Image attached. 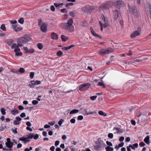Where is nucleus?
<instances>
[{
    "label": "nucleus",
    "mask_w": 151,
    "mask_h": 151,
    "mask_svg": "<svg viewBox=\"0 0 151 151\" xmlns=\"http://www.w3.org/2000/svg\"><path fill=\"white\" fill-rule=\"evenodd\" d=\"M20 51V49L18 47H17L14 50V52H19Z\"/></svg>",
    "instance_id": "54"
},
{
    "label": "nucleus",
    "mask_w": 151,
    "mask_h": 151,
    "mask_svg": "<svg viewBox=\"0 0 151 151\" xmlns=\"http://www.w3.org/2000/svg\"><path fill=\"white\" fill-rule=\"evenodd\" d=\"M61 12L63 13H67V12L66 9L65 8L61 9Z\"/></svg>",
    "instance_id": "50"
},
{
    "label": "nucleus",
    "mask_w": 151,
    "mask_h": 151,
    "mask_svg": "<svg viewBox=\"0 0 151 151\" xmlns=\"http://www.w3.org/2000/svg\"><path fill=\"white\" fill-rule=\"evenodd\" d=\"M113 130L115 131L114 132L115 134L121 133L123 132V130L120 128L114 127L113 128Z\"/></svg>",
    "instance_id": "14"
},
{
    "label": "nucleus",
    "mask_w": 151,
    "mask_h": 151,
    "mask_svg": "<svg viewBox=\"0 0 151 151\" xmlns=\"http://www.w3.org/2000/svg\"><path fill=\"white\" fill-rule=\"evenodd\" d=\"M108 137L111 138L112 139L113 137V134L111 133H109L108 135Z\"/></svg>",
    "instance_id": "46"
},
{
    "label": "nucleus",
    "mask_w": 151,
    "mask_h": 151,
    "mask_svg": "<svg viewBox=\"0 0 151 151\" xmlns=\"http://www.w3.org/2000/svg\"><path fill=\"white\" fill-rule=\"evenodd\" d=\"M37 46L38 48L40 50H42L43 48V45L41 43L38 44Z\"/></svg>",
    "instance_id": "25"
},
{
    "label": "nucleus",
    "mask_w": 151,
    "mask_h": 151,
    "mask_svg": "<svg viewBox=\"0 0 151 151\" xmlns=\"http://www.w3.org/2000/svg\"><path fill=\"white\" fill-rule=\"evenodd\" d=\"M18 109L20 110H23L24 109V107L21 105H19L18 106Z\"/></svg>",
    "instance_id": "62"
},
{
    "label": "nucleus",
    "mask_w": 151,
    "mask_h": 151,
    "mask_svg": "<svg viewBox=\"0 0 151 151\" xmlns=\"http://www.w3.org/2000/svg\"><path fill=\"white\" fill-rule=\"evenodd\" d=\"M0 28L4 31H6V27L4 24H1L0 27Z\"/></svg>",
    "instance_id": "28"
},
{
    "label": "nucleus",
    "mask_w": 151,
    "mask_h": 151,
    "mask_svg": "<svg viewBox=\"0 0 151 151\" xmlns=\"http://www.w3.org/2000/svg\"><path fill=\"white\" fill-rule=\"evenodd\" d=\"M139 145L140 146V147H142L144 146L145 145V144L143 142H141L139 144Z\"/></svg>",
    "instance_id": "59"
},
{
    "label": "nucleus",
    "mask_w": 151,
    "mask_h": 151,
    "mask_svg": "<svg viewBox=\"0 0 151 151\" xmlns=\"http://www.w3.org/2000/svg\"><path fill=\"white\" fill-rule=\"evenodd\" d=\"M17 47V45L15 43L13 44L11 46V48L12 49H14Z\"/></svg>",
    "instance_id": "37"
},
{
    "label": "nucleus",
    "mask_w": 151,
    "mask_h": 151,
    "mask_svg": "<svg viewBox=\"0 0 151 151\" xmlns=\"http://www.w3.org/2000/svg\"><path fill=\"white\" fill-rule=\"evenodd\" d=\"M18 22L19 23L23 24L24 23V20L23 18H21L18 20Z\"/></svg>",
    "instance_id": "29"
},
{
    "label": "nucleus",
    "mask_w": 151,
    "mask_h": 151,
    "mask_svg": "<svg viewBox=\"0 0 151 151\" xmlns=\"http://www.w3.org/2000/svg\"><path fill=\"white\" fill-rule=\"evenodd\" d=\"M146 7L147 13L149 16H150V18L151 19V5L149 2H146Z\"/></svg>",
    "instance_id": "10"
},
{
    "label": "nucleus",
    "mask_w": 151,
    "mask_h": 151,
    "mask_svg": "<svg viewBox=\"0 0 151 151\" xmlns=\"http://www.w3.org/2000/svg\"><path fill=\"white\" fill-rule=\"evenodd\" d=\"M63 4H59V3H55L54 4V6L56 7H58L60 5L62 6L63 5Z\"/></svg>",
    "instance_id": "51"
},
{
    "label": "nucleus",
    "mask_w": 151,
    "mask_h": 151,
    "mask_svg": "<svg viewBox=\"0 0 151 151\" xmlns=\"http://www.w3.org/2000/svg\"><path fill=\"white\" fill-rule=\"evenodd\" d=\"M150 136H147L144 139V141L147 144L149 145L150 143Z\"/></svg>",
    "instance_id": "17"
},
{
    "label": "nucleus",
    "mask_w": 151,
    "mask_h": 151,
    "mask_svg": "<svg viewBox=\"0 0 151 151\" xmlns=\"http://www.w3.org/2000/svg\"><path fill=\"white\" fill-rule=\"evenodd\" d=\"M11 113L13 115H15L17 114L19 112L17 110L14 109L12 111Z\"/></svg>",
    "instance_id": "27"
},
{
    "label": "nucleus",
    "mask_w": 151,
    "mask_h": 151,
    "mask_svg": "<svg viewBox=\"0 0 151 151\" xmlns=\"http://www.w3.org/2000/svg\"><path fill=\"white\" fill-rule=\"evenodd\" d=\"M22 54L21 52H16L15 53V55L16 56H21Z\"/></svg>",
    "instance_id": "48"
},
{
    "label": "nucleus",
    "mask_w": 151,
    "mask_h": 151,
    "mask_svg": "<svg viewBox=\"0 0 151 151\" xmlns=\"http://www.w3.org/2000/svg\"><path fill=\"white\" fill-rule=\"evenodd\" d=\"M20 116L21 117L23 118L26 116V114L24 113L23 112L20 114Z\"/></svg>",
    "instance_id": "53"
},
{
    "label": "nucleus",
    "mask_w": 151,
    "mask_h": 151,
    "mask_svg": "<svg viewBox=\"0 0 151 151\" xmlns=\"http://www.w3.org/2000/svg\"><path fill=\"white\" fill-rule=\"evenodd\" d=\"M146 58L144 57H141V59H138L136 60H134V62H129V63L130 64H132L133 63H135V62H141L145 60Z\"/></svg>",
    "instance_id": "13"
},
{
    "label": "nucleus",
    "mask_w": 151,
    "mask_h": 151,
    "mask_svg": "<svg viewBox=\"0 0 151 151\" xmlns=\"http://www.w3.org/2000/svg\"><path fill=\"white\" fill-rule=\"evenodd\" d=\"M34 51V50L33 49H29L28 53H33Z\"/></svg>",
    "instance_id": "56"
},
{
    "label": "nucleus",
    "mask_w": 151,
    "mask_h": 151,
    "mask_svg": "<svg viewBox=\"0 0 151 151\" xmlns=\"http://www.w3.org/2000/svg\"><path fill=\"white\" fill-rule=\"evenodd\" d=\"M101 17L102 20L104 22V23L102 24L100 21L99 22V23L101 27V31H102L103 30V27L105 28L106 27L109 25V24L108 21L106 19V17L103 14L101 15Z\"/></svg>",
    "instance_id": "5"
},
{
    "label": "nucleus",
    "mask_w": 151,
    "mask_h": 151,
    "mask_svg": "<svg viewBox=\"0 0 151 151\" xmlns=\"http://www.w3.org/2000/svg\"><path fill=\"white\" fill-rule=\"evenodd\" d=\"M64 120L62 119H60L58 122V124L60 126H61Z\"/></svg>",
    "instance_id": "36"
},
{
    "label": "nucleus",
    "mask_w": 151,
    "mask_h": 151,
    "mask_svg": "<svg viewBox=\"0 0 151 151\" xmlns=\"http://www.w3.org/2000/svg\"><path fill=\"white\" fill-rule=\"evenodd\" d=\"M31 39L30 37L28 35H25L24 37H20L18 41L19 43H25L29 41Z\"/></svg>",
    "instance_id": "9"
},
{
    "label": "nucleus",
    "mask_w": 151,
    "mask_h": 151,
    "mask_svg": "<svg viewBox=\"0 0 151 151\" xmlns=\"http://www.w3.org/2000/svg\"><path fill=\"white\" fill-rule=\"evenodd\" d=\"M129 147L133 150H134L135 148H137L138 147V144L137 143H136L133 144L132 145H129Z\"/></svg>",
    "instance_id": "18"
},
{
    "label": "nucleus",
    "mask_w": 151,
    "mask_h": 151,
    "mask_svg": "<svg viewBox=\"0 0 151 151\" xmlns=\"http://www.w3.org/2000/svg\"><path fill=\"white\" fill-rule=\"evenodd\" d=\"M33 104L36 105L38 103V101L36 100H34L32 101Z\"/></svg>",
    "instance_id": "41"
},
{
    "label": "nucleus",
    "mask_w": 151,
    "mask_h": 151,
    "mask_svg": "<svg viewBox=\"0 0 151 151\" xmlns=\"http://www.w3.org/2000/svg\"><path fill=\"white\" fill-rule=\"evenodd\" d=\"M55 122L54 121L50 122L48 123V124L51 125H53L55 124Z\"/></svg>",
    "instance_id": "64"
},
{
    "label": "nucleus",
    "mask_w": 151,
    "mask_h": 151,
    "mask_svg": "<svg viewBox=\"0 0 151 151\" xmlns=\"http://www.w3.org/2000/svg\"><path fill=\"white\" fill-rule=\"evenodd\" d=\"M83 116L82 115H80L78 116L77 117V120H81L83 119Z\"/></svg>",
    "instance_id": "43"
},
{
    "label": "nucleus",
    "mask_w": 151,
    "mask_h": 151,
    "mask_svg": "<svg viewBox=\"0 0 151 151\" xmlns=\"http://www.w3.org/2000/svg\"><path fill=\"white\" fill-rule=\"evenodd\" d=\"M51 38L53 40H58V35L55 32H52L51 34Z\"/></svg>",
    "instance_id": "16"
},
{
    "label": "nucleus",
    "mask_w": 151,
    "mask_h": 151,
    "mask_svg": "<svg viewBox=\"0 0 151 151\" xmlns=\"http://www.w3.org/2000/svg\"><path fill=\"white\" fill-rule=\"evenodd\" d=\"M90 86V83H87L80 85L78 86V88L79 90L83 91L86 90Z\"/></svg>",
    "instance_id": "6"
},
{
    "label": "nucleus",
    "mask_w": 151,
    "mask_h": 151,
    "mask_svg": "<svg viewBox=\"0 0 151 151\" xmlns=\"http://www.w3.org/2000/svg\"><path fill=\"white\" fill-rule=\"evenodd\" d=\"M30 82L32 85H35L40 84L41 83L40 81H36L35 82L34 81H31Z\"/></svg>",
    "instance_id": "19"
},
{
    "label": "nucleus",
    "mask_w": 151,
    "mask_h": 151,
    "mask_svg": "<svg viewBox=\"0 0 151 151\" xmlns=\"http://www.w3.org/2000/svg\"><path fill=\"white\" fill-rule=\"evenodd\" d=\"M134 1H129L128 4L129 7V10L130 13L132 14L134 11V10L136 9L134 6Z\"/></svg>",
    "instance_id": "7"
},
{
    "label": "nucleus",
    "mask_w": 151,
    "mask_h": 151,
    "mask_svg": "<svg viewBox=\"0 0 151 151\" xmlns=\"http://www.w3.org/2000/svg\"><path fill=\"white\" fill-rule=\"evenodd\" d=\"M113 50L111 48H102L99 50L98 53L101 55H104L111 52Z\"/></svg>",
    "instance_id": "2"
},
{
    "label": "nucleus",
    "mask_w": 151,
    "mask_h": 151,
    "mask_svg": "<svg viewBox=\"0 0 151 151\" xmlns=\"http://www.w3.org/2000/svg\"><path fill=\"white\" fill-rule=\"evenodd\" d=\"M34 76V72H31L30 73V77L31 79H32L33 78Z\"/></svg>",
    "instance_id": "38"
},
{
    "label": "nucleus",
    "mask_w": 151,
    "mask_h": 151,
    "mask_svg": "<svg viewBox=\"0 0 151 151\" xmlns=\"http://www.w3.org/2000/svg\"><path fill=\"white\" fill-rule=\"evenodd\" d=\"M23 29V28L21 27H17L15 31L16 32H18L21 31V30Z\"/></svg>",
    "instance_id": "39"
},
{
    "label": "nucleus",
    "mask_w": 151,
    "mask_h": 151,
    "mask_svg": "<svg viewBox=\"0 0 151 151\" xmlns=\"http://www.w3.org/2000/svg\"><path fill=\"white\" fill-rule=\"evenodd\" d=\"M106 144L109 146H112V143L110 142H109L108 141H106Z\"/></svg>",
    "instance_id": "55"
},
{
    "label": "nucleus",
    "mask_w": 151,
    "mask_h": 151,
    "mask_svg": "<svg viewBox=\"0 0 151 151\" xmlns=\"http://www.w3.org/2000/svg\"><path fill=\"white\" fill-rule=\"evenodd\" d=\"M73 4H74L73 3H70L67 4H66V7H68L69 6L73 5Z\"/></svg>",
    "instance_id": "61"
},
{
    "label": "nucleus",
    "mask_w": 151,
    "mask_h": 151,
    "mask_svg": "<svg viewBox=\"0 0 151 151\" xmlns=\"http://www.w3.org/2000/svg\"><path fill=\"white\" fill-rule=\"evenodd\" d=\"M73 20L72 19L68 20L67 22L65 24V29L70 32H73L74 31V26L73 25Z\"/></svg>",
    "instance_id": "1"
},
{
    "label": "nucleus",
    "mask_w": 151,
    "mask_h": 151,
    "mask_svg": "<svg viewBox=\"0 0 151 151\" xmlns=\"http://www.w3.org/2000/svg\"><path fill=\"white\" fill-rule=\"evenodd\" d=\"M24 50L25 53H28L29 50L27 47H24Z\"/></svg>",
    "instance_id": "44"
},
{
    "label": "nucleus",
    "mask_w": 151,
    "mask_h": 151,
    "mask_svg": "<svg viewBox=\"0 0 151 151\" xmlns=\"http://www.w3.org/2000/svg\"><path fill=\"white\" fill-rule=\"evenodd\" d=\"M12 132H13L14 134H16L17 133V128H16L15 129H12Z\"/></svg>",
    "instance_id": "45"
},
{
    "label": "nucleus",
    "mask_w": 151,
    "mask_h": 151,
    "mask_svg": "<svg viewBox=\"0 0 151 151\" xmlns=\"http://www.w3.org/2000/svg\"><path fill=\"white\" fill-rule=\"evenodd\" d=\"M34 134H29L28 136V138L30 139H32L34 137Z\"/></svg>",
    "instance_id": "34"
},
{
    "label": "nucleus",
    "mask_w": 151,
    "mask_h": 151,
    "mask_svg": "<svg viewBox=\"0 0 151 151\" xmlns=\"http://www.w3.org/2000/svg\"><path fill=\"white\" fill-rule=\"evenodd\" d=\"M113 4V3L111 2H107L101 5L99 7V9L101 10L109 9Z\"/></svg>",
    "instance_id": "8"
},
{
    "label": "nucleus",
    "mask_w": 151,
    "mask_h": 151,
    "mask_svg": "<svg viewBox=\"0 0 151 151\" xmlns=\"http://www.w3.org/2000/svg\"><path fill=\"white\" fill-rule=\"evenodd\" d=\"M96 113L95 111H88V113H87V115H88L91 114H93Z\"/></svg>",
    "instance_id": "40"
},
{
    "label": "nucleus",
    "mask_w": 151,
    "mask_h": 151,
    "mask_svg": "<svg viewBox=\"0 0 151 151\" xmlns=\"http://www.w3.org/2000/svg\"><path fill=\"white\" fill-rule=\"evenodd\" d=\"M70 15L71 17H74L75 16V13L73 12H70Z\"/></svg>",
    "instance_id": "47"
},
{
    "label": "nucleus",
    "mask_w": 151,
    "mask_h": 151,
    "mask_svg": "<svg viewBox=\"0 0 151 151\" xmlns=\"http://www.w3.org/2000/svg\"><path fill=\"white\" fill-rule=\"evenodd\" d=\"M0 110L2 115H4L6 114V113L5 112V110L3 108H1L0 109Z\"/></svg>",
    "instance_id": "31"
},
{
    "label": "nucleus",
    "mask_w": 151,
    "mask_h": 151,
    "mask_svg": "<svg viewBox=\"0 0 151 151\" xmlns=\"http://www.w3.org/2000/svg\"><path fill=\"white\" fill-rule=\"evenodd\" d=\"M22 120L21 118L19 116H17L15 118V120L14 121L13 124L15 125H18L20 123V122Z\"/></svg>",
    "instance_id": "12"
},
{
    "label": "nucleus",
    "mask_w": 151,
    "mask_h": 151,
    "mask_svg": "<svg viewBox=\"0 0 151 151\" xmlns=\"http://www.w3.org/2000/svg\"><path fill=\"white\" fill-rule=\"evenodd\" d=\"M105 149L106 151H113L114 150L112 147H110L109 146L106 147Z\"/></svg>",
    "instance_id": "23"
},
{
    "label": "nucleus",
    "mask_w": 151,
    "mask_h": 151,
    "mask_svg": "<svg viewBox=\"0 0 151 151\" xmlns=\"http://www.w3.org/2000/svg\"><path fill=\"white\" fill-rule=\"evenodd\" d=\"M79 112V110L78 109H73L70 112V114H75L78 113Z\"/></svg>",
    "instance_id": "24"
},
{
    "label": "nucleus",
    "mask_w": 151,
    "mask_h": 151,
    "mask_svg": "<svg viewBox=\"0 0 151 151\" xmlns=\"http://www.w3.org/2000/svg\"><path fill=\"white\" fill-rule=\"evenodd\" d=\"M132 14H134V16L136 17H138L139 15V13L137 9L134 10V12H133Z\"/></svg>",
    "instance_id": "21"
},
{
    "label": "nucleus",
    "mask_w": 151,
    "mask_h": 151,
    "mask_svg": "<svg viewBox=\"0 0 151 151\" xmlns=\"http://www.w3.org/2000/svg\"><path fill=\"white\" fill-rule=\"evenodd\" d=\"M140 34V32L138 31H135L131 35L130 37L131 38H134L136 37L137 36L139 35Z\"/></svg>",
    "instance_id": "15"
},
{
    "label": "nucleus",
    "mask_w": 151,
    "mask_h": 151,
    "mask_svg": "<svg viewBox=\"0 0 151 151\" xmlns=\"http://www.w3.org/2000/svg\"><path fill=\"white\" fill-rule=\"evenodd\" d=\"M63 54V52L61 51H58L57 52V55L58 56H61Z\"/></svg>",
    "instance_id": "32"
},
{
    "label": "nucleus",
    "mask_w": 151,
    "mask_h": 151,
    "mask_svg": "<svg viewBox=\"0 0 151 151\" xmlns=\"http://www.w3.org/2000/svg\"><path fill=\"white\" fill-rule=\"evenodd\" d=\"M97 85L99 86H102L103 87H105L106 86V84L104 83L103 81L98 82L97 83Z\"/></svg>",
    "instance_id": "22"
},
{
    "label": "nucleus",
    "mask_w": 151,
    "mask_h": 151,
    "mask_svg": "<svg viewBox=\"0 0 151 151\" xmlns=\"http://www.w3.org/2000/svg\"><path fill=\"white\" fill-rule=\"evenodd\" d=\"M61 38L62 39V40L63 42H65L66 41H67L68 39V37H66L64 35H61Z\"/></svg>",
    "instance_id": "20"
},
{
    "label": "nucleus",
    "mask_w": 151,
    "mask_h": 151,
    "mask_svg": "<svg viewBox=\"0 0 151 151\" xmlns=\"http://www.w3.org/2000/svg\"><path fill=\"white\" fill-rule=\"evenodd\" d=\"M7 142L5 143V145L6 147L9 148V149L3 148V150L11 151L12 150L11 148L13 147V143L10 141V139L9 138H8L6 139Z\"/></svg>",
    "instance_id": "4"
},
{
    "label": "nucleus",
    "mask_w": 151,
    "mask_h": 151,
    "mask_svg": "<svg viewBox=\"0 0 151 151\" xmlns=\"http://www.w3.org/2000/svg\"><path fill=\"white\" fill-rule=\"evenodd\" d=\"M38 25L40 27L41 30L42 32H47V25L42 22L41 19H39L38 20Z\"/></svg>",
    "instance_id": "3"
},
{
    "label": "nucleus",
    "mask_w": 151,
    "mask_h": 151,
    "mask_svg": "<svg viewBox=\"0 0 151 151\" xmlns=\"http://www.w3.org/2000/svg\"><path fill=\"white\" fill-rule=\"evenodd\" d=\"M32 148L31 147H29V148H26L25 149L24 151H30L32 150Z\"/></svg>",
    "instance_id": "52"
},
{
    "label": "nucleus",
    "mask_w": 151,
    "mask_h": 151,
    "mask_svg": "<svg viewBox=\"0 0 151 151\" xmlns=\"http://www.w3.org/2000/svg\"><path fill=\"white\" fill-rule=\"evenodd\" d=\"M97 97V96H94L90 97V99L91 100L93 101L96 99Z\"/></svg>",
    "instance_id": "42"
},
{
    "label": "nucleus",
    "mask_w": 151,
    "mask_h": 151,
    "mask_svg": "<svg viewBox=\"0 0 151 151\" xmlns=\"http://www.w3.org/2000/svg\"><path fill=\"white\" fill-rule=\"evenodd\" d=\"M39 137V135L37 134H36L35 135L34 134L33 138L35 139H37Z\"/></svg>",
    "instance_id": "49"
},
{
    "label": "nucleus",
    "mask_w": 151,
    "mask_h": 151,
    "mask_svg": "<svg viewBox=\"0 0 151 151\" xmlns=\"http://www.w3.org/2000/svg\"><path fill=\"white\" fill-rule=\"evenodd\" d=\"M122 3V1H121L119 0L116 1V2H115L114 3V4L115 5H119L120 4Z\"/></svg>",
    "instance_id": "35"
},
{
    "label": "nucleus",
    "mask_w": 151,
    "mask_h": 151,
    "mask_svg": "<svg viewBox=\"0 0 151 151\" xmlns=\"http://www.w3.org/2000/svg\"><path fill=\"white\" fill-rule=\"evenodd\" d=\"M70 122L72 124H74L75 123L76 120L75 119L73 118L70 120Z\"/></svg>",
    "instance_id": "57"
},
{
    "label": "nucleus",
    "mask_w": 151,
    "mask_h": 151,
    "mask_svg": "<svg viewBox=\"0 0 151 151\" xmlns=\"http://www.w3.org/2000/svg\"><path fill=\"white\" fill-rule=\"evenodd\" d=\"M74 45H71L70 46H69L68 47H66L67 50L70 49L71 47H74Z\"/></svg>",
    "instance_id": "60"
},
{
    "label": "nucleus",
    "mask_w": 151,
    "mask_h": 151,
    "mask_svg": "<svg viewBox=\"0 0 151 151\" xmlns=\"http://www.w3.org/2000/svg\"><path fill=\"white\" fill-rule=\"evenodd\" d=\"M25 69L23 68H20L19 70L18 71L20 73H24L25 72Z\"/></svg>",
    "instance_id": "33"
},
{
    "label": "nucleus",
    "mask_w": 151,
    "mask_h": 151,
    "mask_svg": "<svg viewBox=\"0 0 151 151\" xmlns=\"http://www.w3.org/2000/svg\"><path fill=\"white\" fill-rule=\"evenodd\" d=\"M90 31L92 34L94 36L97 37L99 39H101L102 38L101 36V35L96 34L95 32L94 31V30L93 28L91 27L90 28Z\"/></svg>",
    "instance_id": "11"
},
{
    "label": "nucleus",
    "mask_w": 151,
    "mask_h": 151,
    "mask_svg": "<svg viewBox=\"0 0 151 151\" xmlns=\"http://www.w3.org/2000/svg\"><path fill=\"white\" fill-rule=\"evenodd\" d=\"M27 139H28V138L27 137H22L21 138H20L19 139V140L22 141L24 142L26 141Z\"/></svg>",
    "instance_id": "30"
},
{
    "label": "nucleus",
    "mask_w": 151,
    "mask_h": 151,
    "mask_svg": "<svg viewBox=\"0 0 151 151\" xmlns=\"http://www.w3.org/2000/svg\"><path fill=\"white\" fill-rule=\"evenodd\" d=\"M98 113L99 115L103 116H106L107 115V114H106L105 113L101 111H99Z\"/></svg>",
    "instance_id": "26"
},
{
    "label": "nucleus",
    "mask_w": 151,
    "mask_h": 151,
    "mask_svg": "<svg viewBox=\"0 0 151 151\" xmlns=\"http://www.w3.org/2000/svg\"><path fill=\"white\" fill-rule=\"evenodd\" d=\"M60 143V141L59 140L56 141L55 144V146H57L59 145Z\"/></svg>",
    "instance_id": "63"
},
{
    "label": "nucleus",
    "mask_w": 151,
    "mask_h": 151,
    "mask_svg": "<svg viewBox=\"0 0 151 151\" xmlns=\"http://www.w3.org/2000/svg\"><path fill=\"white\" fill-rule=\"evenodd\" d=\"M50 9L52 11H54L55 10V8L53 5H51L50 6Z\"/></svg>",
    "instance_id": "58"
}]
</instances>
